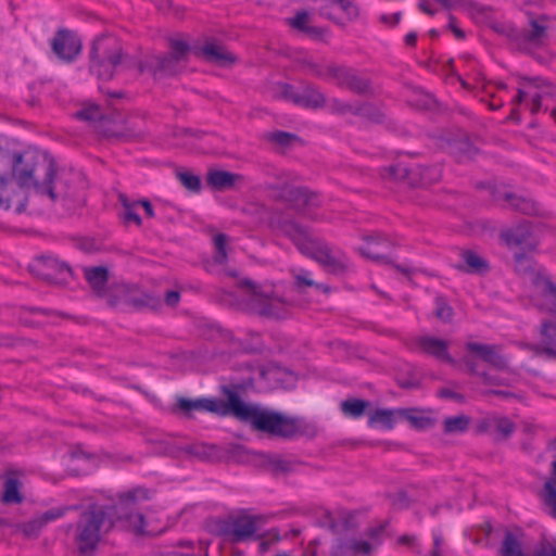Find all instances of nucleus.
Returning <instances> with one entry per match:
<instances>
[{"instance_id": "obj_61", "label": "nucleus", "mask_w": 556, "mask_h": 556, "mask_svg": "<svg viewBox=\"0 0 556 556\" xmlns=\"http://www.w3.org/2000/svg\"><path fill=\"white\" fill-rule=\"evenodd\" d=\"M280 92L282 97L289 101L294 103V99L300 97V93L295 90V88L289 84L280 85Z\"/></svg>"}, {"instance_id": "obj_56", "label": "nucleus", "mask_w": 556, "mask_h": 556, "mask_svg": "<svg viewBox=\"0 0 556 556\" xmlns=\"http://www.w3.org/2000/svg\"><path fill=\"white\" fill-rule=\"evenodd\" d=\"M332 4H338L341 10L348 15L350 21H354L359 15V9L350 0H330Z\"/></svg>"}, {"instance_id": "obj_6", "label": "nucleus", "mask_w": 556, "mask_h": 556, "mask_svg": "<svg viewBox=\"0 0 556 556\" xmlns=\"http://www.w3.org/2000/svg\"><path fill=\"white\" fill-rule=\"evenodd\" d=\"M260 518L250 515L230 516L215 522L214 531L224 542L240 543L254 538Z\"/></svg>"}, {"instance_id": "obj_9", "label": "nucleus", "mask_w": 556, "mask_h": 556, "mask_svg": "<svg viewBox=\"0 0 556 556\" xmlns=\"http://www.w3.org/2000/svg\"><path fill=\"white\" fill-rule=\"evenodd\" d=\"M138 496L144 500L149 498L148 491L138 488L127 493L119 494L117 503L104 505L105 507L112 508L111 511L114 516V525L118 520H126L134 528L142 529L144 526V516L135 511Z\"/></svg>"}, {"instance_id": "obj_34", "label": "nucleus", "mask_w": 556, "mask_h": 556, "mask_svg": "<svg viewBox=\"0 0 556 556\" xmlns=\"http://www.w3.org/2000/svg\"><path fill=\"white\" fill-rule=\"evenodd\" d=\"M127 305H131L137 309L148 307L155 311L159 309L162 304L159 296L149 293H137L135 289L130 287Z\"/></svg>"}, {"instance_id": "obj_18", "label": "nucleus", "mask_w": 556, "mask_h": 556, "mask_svg": "<svg viewBox=\"0 0 556 556\" xmlns=\"http://www.w3.org/2000/svg\"><path fill=\"white\" fill-rule=\"evenodd\" d=\"M53 52L65 62L74 61L81 51V40L71 30L60 28L51 41Z\"/></svg>"}, {"instance_id": "obj_3", "label": "nucleus", "mask_w": 556, "mask_h": 556, "mask_svg": "<svg viewBox=\"0 0 556 556\" xmlns=\"http://www.w3.org/2000/svg\"><path fill=\"white\" fill-rule=\"evenodd\" d=\"M81 509L74 528V544L78 556H94L103 536L114 528V516L112 508L98 503Z\"/></svg>"}, {"instance_id": "obj_24", "label": "nucleus", "mask_w": 556, "mask_h": 556, "mask_svg": "<svg viewBox=\"0 0 556 556\" xmlns=\"http://www.w3.org/2000/svg\"><path fill=\"white\" fill-rule=\"evenodd\" d=\"M416 343L422 353L451 365L455 364V359L448 353L450 344L446 340L431 336H422L417 339Z\"/></svg>"}, {"instance_id": "obj_49", "label": "nucleus", "mask_w": 556, "mask_h": 556, "mask_svg": "<svg viewBox=\"0 0 556 556\" xmlns=\"http://www.w3.org/2000/svg\"><path fill=\"white\" fill-rule=\"evenodd\" d=\"M119 201L124 207L123 218L125 223H135L137 226H141L142 219L135 212L134 207L137 205L135 203H130L125 194H119Z\"/></svg>"}, {"instance_id": "obj_64", "label": "nucleus", "mask_w": 556, "mask_h": 556, "mask_svg": "<svg viewBox=\"0 0 556 556\" xmlns=\"http://www.w3.org/2000/svg\"><path fill=\"white\" fill-rule=\"evenodd\" d=\"M443 536L440 533H433V548L430 554L433 556H443L442 555V545H443Z\"/></svg>"}, {"instance_id": "obj_59", "label": "nucleus", "mask_w": 556, "mask_h": 556, "mask_svg": "<svg viewBox=\"0 0 556 556\" xmlns=\"http://www.w3.org/2000/svg\"><path fill=\"white\" fill-rule=\"evenodd\" d=\"M552 475L553 479L547 480L544 483L543 491L541 494L543 503L551 509L549 514L553 517V505L548 504V490L546 489L547 484L549 483L554 490H556V459L552 463Z\"/></svg>"}, {"instance_id": "obj_63", "label": "nucleus", "mask_w": 556, "mask_h": 556, "mask_svg": "<svg viewBox=\"0 0 556 556\" xmlns=\"http://www.w3.org/2000/svg\"><path fill=\"white\" fill-rule=\"evenodd\" d=\"M304 66L313 74L318 77H324L327 74V68L324 70L321 65L312 61H304Z\"/></svg>"}, {"instance_id": "obj_57", "label": "nucleus", "mask_w": 556, "mask_h": 556, "mask_svg": "<svg viewBox=\"0 0 556 556\" xmlns=\"http://www.w3.org/2000/svg\"><path fill=\"white\" fill-rule=\"evenodd\" d=\"M43 523L40 520V518H36L33 520H29L27 522L22 523L18 528L27 538L37 536L42 529Z\"/></svg>"}, {"instance_id": "obj_51", "label": "nucleus", "mask_w": 556, "mask_h": 556, "mask_svg": "<svg viewBox=\"0 0 556 556\" xmlns=\"http://www.w3.org/2000/svg\"><path fill=\"white\" fill-rule=\"evenodd\" d=\"M534 261L525 253L515 254V268L520 275L533 274Z\"/></svg>"}, {"instance_id": "obj_36", "label": "nucleus", "mask_w": 556, "mask_h": 556, "mask_svg": "<svg viewBox=\"0 0 556 556\" xmlns=\"http://www.w3.org/2000/svg\"><path fill=\"white\" fill-rule=\"evenodd\" d=\"M22 483L16 477H8L3 483L2 502L5 504H20L24 496L21 493Z\"/></svg>"}, {"instance_id": "obj_8", "label": "nucleus", "mask_w": 556, "mask_h": 556, "mask_svg": "<svg viewBox=\"0 0 556 556\" xmlns=\"http://www.w3.org/2000/svg\"><path fill=\"white\" fill-rule=\"evenodd\" d=\"M11 166L12 153L0 148V210L7 211L15 203V211L20 214L26 208L27 195L16 192L14 181L10 178Z\"/></svg>"}, {"instance_id": "obj_41", "label": "nucleus", "mask_w": 556, "mask_h": 556, "mask_svg": "<svg viewBox=\"0 0 556 556\" xmlns=\"http://www.w3.org/2000/svg\"><path fill=\"white\" fill-rule=\"evenodd\" d=\"M370 403L366 400L361 399H348L341 402L340 407L341 412L349 417L359 418L364 415L367 407H369Z\"/></svg>"}, {"instance_id": "obj_26", "label": "nucleus", "mask_w": 556, "mask_h": 556, "mask_svg": "<svg viewBox=\"0 0 556 556\" xmlns=\"http://www.w3.org/2000/svg\"><path fill=\"white\" fill-rule=\"evenodd\" d=\"M501 237L509 248L518 247L521 249H532L535 245L532 238L531 225L529 222H523L508 230L503 231Z\"/></svg>"}, {"instance_id": "obj_53", "label": "nucleus", "mask_w": 556, "mask_h": 556, "mask_svg": "<svg viewBox=\"0 0 556 556\" xmlns=\"http://www.w3.org/2000/svg\"><path fill=\"white\" fill-rule=\"evenodd\" d=\"M228 242V236L225 233H217L214 236V245L216 249L215 261L217 263H224L227 258L226 244Z\"/></svg>"}, {"instance_id": "obj_35", "label": "nucleus", "mask_w": 556, "mask_h": 556, "mask_svg": "<svg viewBox=\"0 0 556 556\" xmlns=\"http://www.w3.org/2000/svg\"><path fill=\"white\" fill-rule=\"evenodd\" d=\"M326 103V97L323 92L314 87H307L304 92L300 93V97L294 99V104L303 108H323Z\"/></svg>"}, {"instance_id": "obj_54", "label": "nucleus", "mask_w": 556, "mask_h": 556, "mask_svg": "<svg viewBox=\"0 0 556 556\" xmlns=\"http://www.w3.org/2000/svg\"><path fill=\"white\" fill-rule=\"evenodd\" d=\"M356 103H349L339 99H332L330 102V111L334 114L345 115L352 114L355 116Z\"/></svg>"}, {"instance_id": "obj_52", "label": "nucleus", "mask_w": 556, "mask_h": 556, "mask_svg": "<svg viewBox=\"0 0 556 556\" xmlns=\"http://www.w3.org/2000/svg\"><path fill=\"white\" fill-rule=\"evenodd\" d=\"M453 308L443 296L435 298V316L444 321H451L453 317Z\"/></svg>"}, {"instance_id": "obj_4", "label": "nucleus", "mask_w": 556, "mask_h": 556, "mask_svg": "<svg viewBox=\"0 0 556 556\" xmlns=\"http://www.w3.org/2000/svg\"><path fill=\"white\" fill-rule=\"evenodd\" d=\"M137 62L124 50L122 40L112 34L97 36L89 51V72L99 79L111 80L118 68Z\"/></svg>"}, {"instance_id": "obj_19", "label": "nucleus", "mask_w": 556, "mask_h": 556, "mask_svg": "<svg viewBox=\"0 0 556 556\" xmlns=\"http://www.w3.org/2000/svg\"><path fill=\"white\" fill-rule=\"evenodd\" d=\"M540 343H527L525 348L535 356H546L556 359V323L543 320L540 329Z\"/></svg>"}, {"instance_id": "obj_37", "label": "nucleus", "mask_w": 556, "mask_h": 556, "mask_svg": "<svg viewBox=\"0 0 556 556\" xmlns=\"http://www.w3.org/2000/svg\"><path fill=\"white\" fill-rule=\"evenodd\" d=\"M471 418L467 415L446 417L443 421V432L445 434L465 433L470 426Z\"/></svg>"}, {"instance_id": "obj_22", "label": "nucleus", "mask_w": 556, "mask_h": 556, "mask_svg": "<svg viewBox=\"0 0 556 556\" xmlns=\"http://www.w3.org/2000/svg\"><path fill=\"white\" fill-rule=\"evenodd\" d=\"M75 117L90 123L93 127L106 136L115 135V130L111 127V117L104 115L97 104H88L75 113Z\"/></svg>"}, {"instance_id": "obj_38", "label": "nucleus", "mask_w": 556, "mask_h": 556, "mask_svg": "<svg viewBox=\"0 0 556 556\" xmlns=\"http://www.w3.org/2000/svg\"><path fill=\"white\" fill-rule=\"evenodd\" d=\"M130 286L126 283H118L112 287H108L104 299L110 307H115L121 303L127 304V298L129 296Z\"/></svg>"}, {"instance_id": "obj_16", "label": "nucleus", "mask_w": 556, "mask_h": 556, "mask_svg": "<svg viewBox=\"0 0 556 556\" xmlns=\"http://www.w3.org/2000/svg\"><path fill=\"white\" fill-rule=\"evenodd\" d=\"M364 240L367 242L366 245L358 249L363 256L370 258L377 263L391 264L397 271L406 276H410L414 273V270L409 267L393 264L386 254L381 253L378 250V247L380 245L387 248L392 247V242L381 232H374L371 235L364 236Z\"/></svg>"}, {"instance_id": "obj_27", "label": "nucleus", "mask_w": 556, "mask_h": 556, "mask_svg": "<svg viewBox=\"0 0 556 556\" xmlns=\"http://www.w3.org/2000/svg\"><path fill=\"white\" fill-rule=\"evenodd\" d=\"M194 50L197 55L219 66H227L237 61L233 54L228 52L223 46L216 45L214 41L207 40L202 47H194Z\"/></svg>"}, {"instance_id": "obj_15", "label": "nucleus", "mask_w": 556, "mask_h": 556, "mask_svg": "<svg viewBox=\"0 0 556 556\" xmlns=\"http://www.w3.org/2000/svg\"><path fill=\"white\" fill-rule=\"evenodd\" d=\"M274 197L289 203V206L299 213L319 205L318 194L305 187L285 185Z\"/></svg>"}, {"instance_id": "obj_28", "label": "nucleus", "mask_w": 556, "mask_h": 556, "mask_svg": "<svg viewBox=\"0 0 556 556\" xmlns=\"http://www.w3.org/2000/svg\"><path fill=\"white\" fill-rule=\"evenodd\" d=\"M409 169L408 185L414 188L431 186L442 177V169L439 165L416 166Z\"/></svg>"}, {"instance_id": "obj_60", "label": "nucleus", "mask_w": 556, "mask_h": 556, "mask_svg": "<svg viewBox=\"0 0 556 556\" xmlns=\"http://www.w3.org/2000/svg\"><path fill=\"white\" fill-rule=\"evenodd\" d=\"M308 21V14L305 11L299 12L293 18L289 20L290 26L293 28L304 33L306 28V23Z\"/></svg>"}, {"instance_id": "obj_45", "label": "nucleus", "mask_w": 556, "mask_h": 556, "mask_svg": "<svg viewBox=\"0 0 556 556\" xmlns=\"http://www.w3.org/2000/svg\"><path fill=\"white\" fill-rule=\"evenodd\" d=\"M396 415L395 410L392 409H376L368 419V425L374 426L375 424H381L387 429H392L394 426L393 416Z\"/></svg>"}, {"instance_id": "obj_20", "label": "nucleus", "mask_w": 556, "mask_h": 556, "mask_svg": "<svg viewBox=\"0 0 556 556\" xmlns=\"http://www.w3.org/2000/svg\"><path fill=\"white\" fill-rule=\"evenodd\" d=\"M465 348L469 353L475 354L494 369L501 371L508 370V359L500 353V348L497 345L467 342Z\"/></svg>"}, {"instance_id": "obj_62", "label": "nucleus", "mask_w": 556, "mask_h": 556, "mask_svg": "<svg viewBox=\"0 0 556 556\" xmlns=\"http://www.w3.org/2000/svg\"><path fill=\"white\" fill-rule=\"evenodd\" d=\"M533 556H556V547L552 543H543L533 553Z\"/></svg>"}, {"instance_id": "obj_42", "label": "nucleus", "mask_w": 556, "mask_h": 556, "mask_svg": "<svg viewBox=\"0 0 556 556\" xmlns=\"http://www.w3.org/2000/svg\"><path fill=\"white\" fill-rule=\"evenodd\" d=\"M355 116L364 117L374 123L383 121L382 112L370 102H356Z\"/></svg>"}, {"instance_id": "obj_55", "label": "nucleus", "mask_w": 556, "mask_h": 556, "mask_svg": "<svg viewBox=\"0 0 556 556\" xmlns=\"http://www.w3.org/2000/svg\"><path fill=\"white\" fill-rule=\"evenodd\" d=\"M267 137L270 141L281 147H288L292 143L293 140L298 139L296 135L282 130L270 132Z\"/></svg>"}, {"instance_id": "obj_5", "label": "nucleus", "mask_w": 556, "mask_h": 556, "mask_svg": "<svg viewBox=\"0 0 556 556\" xmlns=\"http://www.w3.org/2000/svg\"><path fill=\"white\" fill-rule=\"evenodd\" d=\"M189 51L188 42L170 39L168 52L149 53L136 66L139 73L149 72L155 79L176 76L184 71Z\"/></svg>"}, {"instance_id": "obj_44", "label": "nucleus", "mask_w": 556, "mask_h": 556, "mask_svg": "<svg viewBox=\"0 0 556 556\" xmlns=\"http://www.w3.org/2000/svg\"><path fill=\"white\" fill-rule=\"evenodd\" d=\"M296 462L281 458L278 455H268L267 465L275 473H289L294 470Z\"/></svg>"}, {"instance_id": "obj_12", "label": "nucleus", "mask_w": 556, "mask_h": 556, "mask_svg": "<svg viewBox=\"0 0 556 556\" xmlns=\"http://www.w3.org/2000/svg\"><path fill=\"white\" fill-rule=\"evenodd\" d=\"M29 270L36 277L56 286L67 283L66 275L73 276V269L67 263L46 255L36 257L29 265Z\"/></svg>"}, {"instance_id": "obj_33", "label": "nucleus", "mask_w": 556, "mask_h": 556, "mask_svg": "<svg viewBox=\"0 0 556 556\" xmlns=\"http://www.w3.org/2000/svg\"><path fill=\"white\" fill-rule=\"evenodd\" d=\"M325 525L333 532L339 533L346 531L355 527V515L349 510L339 511V522H337L333 516L327 511L325 514Z\"/></svg>"}, {"instance_id": "obj_39", "label": "nucleus", "mask_w": 556, "mask_h": 556, "mask_svg": "<svg viewBox=\"0 0 556 556\" xmlns=\"http://www.w3.org/2000/svg\"><path fill=\"white\" fill-rule=\"evenodd\" d=\"M414 408H399L395 409L396 416L409 421V424L419 430L428 429L433 426V420L430 417L414 415Z\"/></svg>"}, {"instance_id": "obj_50", "label": "nucleus", "mask_w": 556, "mask_h": 556, "mask_svg": "<svg viewBox=\"0 0 556 556\" xmlns=\"http://www.w3.org/2000/svg\"><path fill=\"white\" fill-rule=\"evenodd\" d=\"M80 508H81V505L54 507V508H51V509L45 511L39 518L45 526L52 520L63 517L70 510H78Z\"/></svg>"}, {"instance_id": "obj_31", "label": "nucleus", "mask_w": 556, "mask_h": 556, "mask_svg": "<svg viewBox=\"0 0 556 556\" xmlns=\"http://www.w3.org/2000/svg\"><path fill=\"white\" fill-rule=\"evenodd\" d=\"M491 195L495 201H498L501 199L509 202V205L513 210L520 212L526 215H533L538 212L536 203L527 198L517 197L516 194L511 192H497L495 189H492Z\"/></svg>"}, {"instance_id": "obj_48", "label": "nucleus", "mask_w": 556, "mask_h": 556, "mask_svg": "<svg viewBox=\"0 0 556 556\" xmlns=\"http://www.w3.org/2000/svg\"><path fill=\"white\" fill-rule=\"evenodd\" d=\"M177 177L179 181L184 185L186 189L191 192L198 193L202 189L201 178L198 175H194L189 172H179L177 173Z\"/></svg>"}, {"instance_id": "obj_29", "label": "nucleus", "mask_w": 556, "mask_h": 556, "mask_svg": "<svg viewBox=\"0 0 556 556\" xmlns=\"http://www.w3.org/2000/svg\"><path fill=\"white\" fill-rule=\"evenodd\" d=\"M84 276L94 295L98 298H104L110 276L108 267H84Z\"/></svg>"}, {"instance_id": "obj_2", "label": "nucleus", "mask_w": 556, "mask_h": 556, "mask_svg": "<svg viewBox=\"0 0 556 556\" xmlns=\"http://www.w3.org/2000/svg\"><path fill=\"white\" fill-rule=\"evenodd\" d=\"M10 173L20 194H25V188L33 187L36 193L47 195L53 202L68 203L70 208L83 202L71 186V175L60 172L48 153H12Z\"/></svg>"}, {"instance_id": "obj_47", "label": "nucleus", "mask_w": 556, "mask_h": 556, "mask_svg": "<svg viewBox=\"0 0 556 556\" xmlns=\"http://www.w3.org/2000/svg\"><path fill=\"white\" fill-rule=\"evenodd\" d=\"M291 271L295 279V286L298 289H303L305 287H316L317 289H320L324 292L330 291V288L328 286H325L323 283H317L313 279H311L308 271L301 270L299 273H295V270H293V269Z\"/></svg>"}, {"instance_id": "obj_46", "label": "nucleus", "mask_w": 556, "mask_h": 556, "mask_svg": "<svg viewBox=\"0 0 556 556\" xmlns=\"http://www.w3.org/2000/svg\"><path fill=\"white\" fill-rule=\"evenodd\" d=\"M341 544H346L345 551L346 553H351L352 556H370L374 549L371 543L362 540H351L350 542H342Z\"/></svg>"}, {"instance_id": "obj_43", "label": "nucleus", "mask_w": 556, "mask_h": 556, "mask_svg": "<svg viewBox=\"0 0 556 556\" xmlns=\"http://www.w3.org/2000/svg\"><path fill=\"white\" fill-rule=\"evenodd\" d=\"M184 451L191 456L198 457L199 459L208 460L216 455L217 447L215 445L205 443H195L186 446Z\"/></svg>"}, {"instance_id": "obj_25", "label": "nucleus", "mask_w": 556, "mask_h": 556, "mask_svg": "<svg viewBox=\"0 0 556 556\" xmlns=\"http://www.w3.org/2000/svg\"><path fill=\"white\" fill-rule=\"evenodd\" d=\"M242 181V175L223 169H210L205 177L207 187L219 192L233 190Z\"/></svg>"}, {"instance_id": "obj_32", "label": "nucleus", "mask_w": 556, "mask_h": 556, "mask_svg": "<svg viewBox=\"0 0 556 556\" xmlns=\"http://www.w3.org/2000/svg\"><path fill=\"white\" fill-rule=\"evenodd\" d=\"M522 533L519 528L515 531L505 530L502 545L500 548L501 556H525L522 543L520 541Z\"/></svg>"}, {"instance_id": "obj_11", "label": "nucleus", "mask_w": 556, "mask_h": 556, "mask_svg": "<svg viewBox=\"0 0 556 556\" xmlns=\"http://www.w3.org/2000/svg\"><path fill=\"white\" fill-rule=\"evenodd\" d=\"M268 225L274 230H279L283 236L290 239L296 249L302 253L308 250V248L316 240L309 229L294 219L285 218L280 213H273L269 216Z\"/></svg>"}, {"instance_id": "obj_40", "label": "nucleus", "mask_w": 556, "mask_h": 556, "mask_svg": "<svg viewBox=\"0 0 556 556\" xmlns=\"http://www.w3.org/2000/svg\"><path fill=\"white\" fill-rule=\"evenodd\" d=\"M410 169L402 164H391L380 169V176L383 179L393 181H409Z\"/></svg>"}, {"instance_id": "obj_10", "label": "nucleus", "mask_w": 556, "mask_h": 556, "mask_svg": "<svg viewBox=\"0 0 556 556\" xmlns=\"http://www.w3.org/2000/svg\"><path fill=\"white\" fill-rule=\"evenodd\" d=\"M327 75L336 80L340 88H346L358 96H374L375 90L370 78L362 76L357 70L345 65L327 66Z\"/></svg>"}, {"instance_id": "obj_14", "label": "nucleus", "mask_w": 556, "mask_h": 556, "mask_svg": "<svg viewBox=\"0 0 556 556\" xmlns=\"http://www.w3.org/2000/svg\"><path fill=\"white\" fill-rule=\"evenodd\" d=\"M516 428L509 417L492 413L476 421L475 431L478 434H489L495 443H502L511 437Z\"/></svg>"}, {"instance_id": "obj_21", "label": "nucleus", "mask_w": 556, "mask_h": 556, "mask_svg": "<svg viewBox=\"0 0 556 556\" xmlns=\"http://www.w3.org/2000/svg\"><path fill=\"white\" fill-rule=\"evenodd\" d=\"M532 283L541 298L539 308L556 317V283L540 273L533 277Z\"/></svg>"}, {"instance_id": "obj_7", "label": "nucleus", "mask_w": 556, "mask_h": 556, "mask_svg": "<svg viewBox=\"0 0 556 556\" xmlns=\"http://www.w3.org/2000/svg\"><path fill=\"white\" fill-rule=\"evenodd\" d=\"M240 286L251 290L250 306L257 315L271 319H286L290 316L292 304L285 299L256 292L254 282L250 279L242 280Z\"/></svg>"}, {"instance_id": "obj_23", "label": "nucleus", "mask_w": 556, "mask_h": 556, "mask_svg": "<svg viewBox=\"0 0 556 556\" xmlns=\"http://www.w3.org/2000/svg\"><path fill=\"white\" fill-rule=\"evenodd\" d=\"M459 256L460 261L454 267L462 273L484 276L491 269L489 261L473 250H460Z\"/></svg>"}, {"instance_id": "obj_1", "label": "nucleus", "mask_w": 556, "mask_h": 556, "mask_svg": "<svg viewBox=\"0 0 556 556\" xmlns=\"http://www.w3.org/2000/svg\"><path fill=\"white\" fill-rule=\"evenodd\" d=\"M227 401L217 399H187L178 396L172 408L175 415L193 418L194 412H210L218 416L232 415L242 422L249 424L256 432L265 433L269 438L291 440L299 435L314 437L316 428L303 418L287 416L282 413L249 405L244 403L239 393L228 387L223 388Z\"/></svg>"}, {"instance_id": "obj_58", "label": "nucleus", "mask_w": 556, "mask_h": 556, "mask_svg": "<svg viewBox=\"0 0 556 556\" xmlns=\"http://www.w3.org/2000/svg\"><path fill=\"white\" fill-rule=\"evenodd\" d=\"M415 105L421 110H433L437 108L438 102L432 94L419 92L417 94V99L415 100Z\"/></svg>"}, {"instance_id": "obj_13", "label": "nucleus", "mask_w": 556, "mask_h": 556, "mask_svg": "<svg viewBox=\"0 0 556 556\" xmlns=\"http://www.w3.org/2000/svg\"><path fill=\"white\" fill-rule=\"evenodd\" d=\"M545 20V15L530 20L528 29H518L513 26H502L495 29L501 34H505L520 46L540 47L548 39L547 27L543 24Z\"/></svg>"}, {"instance_id": "obj_30", "label": "nucleus", "mask_w": 556, "mask_h": 556, "mask_svg": "<svg viewBox=\"0 0 556 556\" xmlns=\"http://www.w3.org/2000/svg\"><path fill=\"white\" fill-rule=\"evenodd\" d=\"M446 149L458 162L473 160L480 152L465 135L447 140Z\"/></svg>"}, {"instance_id": "obj_17", "label": "nucleus", "mask_w": 556, "mask_h": 556, "mask_svg": "<svg viewBox=\"0 0 556 556\" xmlns=\"http://www.w3.org/2000/svg\"><path fill=\"white\" fill-rule=\"evenodd\" d=\"M304 255L315 260L327 271L332 274H341L346 268L342 261L344 257L333 254L332 249L318 238H316Z\"/></svg>"}]
</instances>
